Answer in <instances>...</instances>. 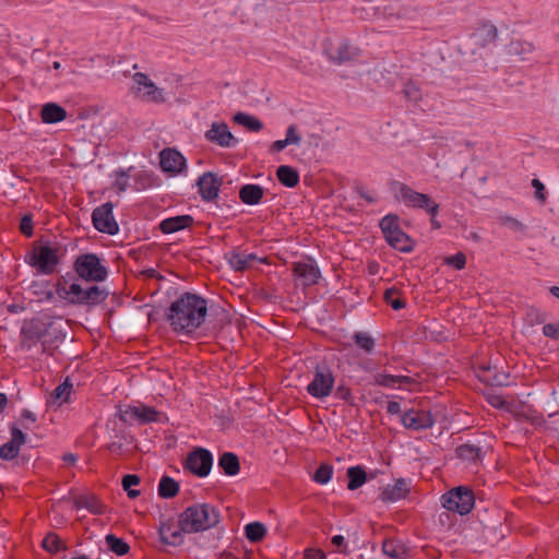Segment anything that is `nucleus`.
Masks as SVG:
<instances>
[{
  "label": "nucleus",
  "mask_w": 559,
  "mask_h": 559,
  "mask_svg": "<svg viewBox=\"0 0 559 559\" xmlns=\"http://www.w3.org/2000/svg\"><path fill=\"white\" fill-rule=\"evenodd\" d=\"M214 457L210 450L195 447L192 449L183 463V468L197 477L204 478L210 475Z\"/></svg>",
  "instance_id": "obj_9"
},
{
  "label": "nucleus",
  "mask_w": 559,
  "mask_h": 559,
  "mask_svg": "<svg viewBox=\"0 0 559 559\" xmlns=\"http://www.w3.org/2000/svg\"><path fill=\"white\" fill-rule=\"evenodd\" d=\"M136 406H126L124 408L120 406L115 415L117 418L114 419V423L118 421V427H123L127 431L128 425H131L135 420L138 421V417L133 414V412L136 413Z\"/></svg>",
  "instance_id": "obj_39"
},
{
  "label": "nucleus",
  "mask_w": 559,
  "mask_h": 559,
  "mask_svg": "<svg viewBox=\"0 0 559 559\" xmlns=\"http://www.w3.org/2000/svg\"><path fill=\"white\" fill-rule=\"evenodd\" d=\"M133 82L140 87L143 86L145 88L144 95L148 97L151 100H158L157 94L159 93V90L157 86L153 83L152 80L148 79V76L142 72H136L133 74Z\"/></svg>",
  "instance_id": "obj_34"
},
{
  "label": "nucleus",
  "mask_w": 559,
  "mask_h": 559,
  "mask_svg": "<svg viewBox=\"0 0 559 559\" xmlns=\"http://www.w3.org/2000/svg\"><path fill=\"white\" fill-rule=\"evenodd\" d=\"M40 117L45 123H57L66 119L67 111L56 103H47L41 108Z\"/></svg>",
  "instance_id": "obj_25"
},
{
  "label": "nucleus",
  "mask_w": 559,
  "mask_h": 559,
  "mask_svg": "<svg viewBox=\"0 0 559 559\" xmlns=\"http://www.w3.org/2000/svg\"><path fill=\"white\" fill-rule=\"evenodd\" d=\"M324 52L330 62L337 66L353 63L360 56V49L352 45L347 39H343L335 49L325 46Z\"/></svg>",
  "instance_id": "obj_11"
},
{
  "label": "nucleus",
  "mask_w": 559,
  "mask_h": 559,
  "mask_svg": "<svg viewBox=\"0 0 559 559\" xmlns=\"http://www.w3.org/2000/svg\"><path fill=\"white\" fill-rule=\"evenodd\" d=\"M114 204L107 201V235H116L119 231V225L112 213Z\"/></svg>",
  "instance_id": "obj_52"
},
{
  "label": "nucleus",
  "mask_w": 559,
  "mask_h": 559,
  "mask_svg": "<svg viewBox=\"0 0 559 559\" xmlns=\"http://www.w3.org/2000/svg\"><path fill=\"white\" fill-rule=\"evenodd\" d=\"M107 551L116 556H124L130 551V545L122 538L117 537L115 534H107Z\"/></svg>",
  "instance_id": "obj_37"
},
{
  "label": "nucleus",
  "mask_w": 559,
  "mask_h": 559,
  "mask_svg": "<svg viewBox=\"0 0 559 559\" xmlns=\"http://www.w3.org/2000/svg\"><path fill=\"white\" fill-rule=\"evenodd\" d=\"M266 526L261 522H251L245 526V536L250 543H259L266 535Z\"/></svg>",
  "instance_id": "obj_36"
},
{
  "label": "nucleus",
  "mask_w": 559,
  "mask_h": 559,
  "mask_svg": "<svg viewBox=\"0 0 559 559\" xmlns=\"http://www.w3.org/2000/svg\"><path fill=\"white\" fill-rule=\"evenodd\" d=\"M140 483L141 478L136 474H126L122 477L121 486L130 499H135L140 496V490L132 488L133 486H138Z\"/></svg>",
  "instance_id": "obj_45"
},
{
  "label": "nucleus",
  "mask_w": 559,
  "mask_h": 559,
  "mask_svg": "<svg viewBox=\"0 0 559 559\" xmlns=\"http://www.w3.org/2000/svg\"><path fill=\"white\" fill-rule=\"evenodd\" d=\"M179 492V484L170 476L164 475L157 487V493L163 499H171Z\"/></svg>",
  "instance_id": "obj_31"
},
{
  "label": "nucleus",
  "mask_w": 559,
  "mask_h": 559,
  "mask_svg": "<svg viewBox=\"0 0 559 559\" xmlns=\"http://www.w3.org/2000/svg\"><path fill=\"white\" fill-rule=\"evenodd\" d=\"M335 377L326 361L317 364L313 371V379L307 385L309 395L316 399L328 397L334 388Z\"/></svg>",
  "instance_id": "obj_8"
},
{
  "label": "nucleus",
  "mask_w": 559,
  "mask_h": 559,
  "mask_svg": "<svg viewBox=\"0 0 559 559\" xmlns=\"http://www.w3.org/2000/svg\"><path fill=\"white\" fill-rule=\"evenodd\" d=\"M278 181L287 188H295L300 180L299 173L292 166L282 165L276 169Z\"/></svg>",
  "instance_id": "obj_27"
},
{
  "label": "nucleus",
  "mask_w": 559,
  "mask_h": 559,
  "mask_svg": "<svg viewBox=\"0 0 559 559\" xmlns=\"http://www.w3.org/2000/svg\"><path fill=\"white\" fill-rule=\"evenodd\" d=\"M134 169L133 166L128 169L119 168L110 174V177L114 178L110 189L115 190L118 193H121L127 190L129 187V180L132 177L131 171Z\"/></svg>",
  "instance_id": "obj_30"
},
{
  "label": "nucleus",
  "mask_w": 559,
  "mask_h": 559,
  "mask_svg": "<svg viewBox=\"0 0 559 559\" xmlns=\"http://www.w3.org/2000/svg\"><path fill=\"white\" fill-rule=\"evenodd\" d=\"M396 214H386L381 218L379 227L385 241L395 250L409 253L415 249V240L411 238L400 226Z\"/></svg>",
  "instance_id": "obj_6"
},
{
  "label": "nucleus",
  "mask_w": 559,
  "mask_h": 559,
  "mask_svg": "<svg viewBox=\"0 0 559 559\" xmlns=\"http://www.w3.org/2000/svg\"><path fill=\"white\" fill-rule=\"evenodd\" d=\"M222 185L223 178L212 171L202 174L197 181L198 192L205 202H212L218 198Z\"/></svg>",
  "instance_id": "obj_15"
},
{
  "label": "nucleus",
  "mask_w": 559,
  "mask_h": 559,
  "mask_svg": "<svg viewBox=\"0 0 559 559\" xmlns=\"http://www.w3.org/2000/svg\"><path fill=\"white\" fill-rule=\"evenodd\" d=\"M401 292L396 287H390L385 289L383 299L394 310H401L405 308L406 301L400 296Z\"/></svg>",
  "instance_id": "obj_43"
},
{
  "label": "nucleus",
  "mask_w": 559,
  "mask_h": 559,
  "mask_svg": "<svg viewBox=\"0 0 559 559\" xmlns=\"http://www.w3.org/2000/svg\"><path fill=\"white\" fill-rule=\"evenodd\" d=\"M382 551L391 559H406L404 546L393 539L383 542Z\"/></svg>",
  "instance_id": "obj_42"
},
{
  "label": "nucleus",
  "mask_w": 559,
  "mask_h": 559,
  "mask_svg": "<svg viewBox=\"0 0 559 559\" xmlns=\"http://www.w3.org/2000/svg\"><path fill=\"white\" fill-rule=\"evenodd\" d=\"M138 407L136 413L133 412L135 417H138V421L140 424H151V423H160V416L162 413H159L155 407L147 406L144 404H141ZM165 417V415L163 414Z\"/></svg>",
  "instance_id": "obj_33"
},
{
  "label": "nucleus",
  "mask_w": 559,
  "mask_h": 559,
  "mask_svg": "<svg viewBox=\"0 0 559 559\" xmlns=\"http://www.w3.org/2000/svg\"><path fill=\"white\" fill-rule=\"evenodd\" d=\"M331 543L340 548V551L341 552H346V547H347V544H346V540L344 538L343 535H334L332 538H331Z\"/></svg>",
  "instance_id": "obj_64"
},
{
  "label": "nucleus",
  "mask_w": 559,
  "mask_h": 559,
  "mask_svg": "<svg viewBox=\"0 0 559 559\" xmlns=\"http://www.w3.org/2000/svg\"><path fill=\"white\" fill-rule=\"evenodd\" d=\"M293 273L301 282V285L305 288L318 284L321 277V271L316 261L311 258L294 262Z\"/></svg>",
  "instance_id": "obj_13"
},
{
  "label": "nucleus",
  "mask_w": 559,
  "mask_h": 559,
  "mask_svg": "<svg viewBox=\"0 0 559 559\" xmlns=\"http://www.w3.org/2000/svg\"><path fill=\"white\" fill-rule=\"evenodd\" d=\"M305 559H326V554L320 548H307L304 551Z\"/></svg>",
  "instance_id": "obj_63"
},
{
  "label": "nucleus",
  "mask_w": 559,
  "mask_h": 559,
  "mask_svg": "<svg viewBox=\"0 0 559 559\" xmlns=\"http://www.w3.org/2000/svg\"><path fill=\"white\" fill-rule=\"evenodd\" d=\"M374 383L385 388H394L396 384V376L388 373H377Z\"/></svg>",
  "instance_id": "obj_55"
},
{
  "label": "nucleus",
  "mask_w": 559,
  "mask_h": 559,
  "mask_svg": "<svg viewBox=\"0 0 559 559\" xmlns=\"http://www.w3.org/2000/svg\"><path fill=\"white\" fill-rule=\"evenodd\" d=\"M346 476L348 478L347 489L356 490L365 485L368 480V475L364 466L356 465L350 466L346 471Z\"/></svg>",
  "instance_id": "obj_26"
},
{
  "label": "nucleus",
  "mask_w": 559,
  "mask_h": 559,
  "mask_svg": "<svg viewBox=\"0 0 559 559\" xmlns=\"http://www.w3.org/2000/svg\"><path fill=\"white\" fill-rule=\"evenodd\" d=\"M229 265L237 272H242L251 266V263L255 260L263 262V259H259L255 253H245L239 251H231L226 254Z\"/></svg>",
  "instance_id": "obj_22"
},
{
  "label": "nucleus",
  "mask_w": 559,
  "mask_h": 559,
  "mask_svg": "<svg viewBox=\"0 0 559 559\" xmlns=\"http://www.w3.org/2000/svg\"><path fill=\"white\" fill-rule=\"evenodd\" d=\"M11 441L22 447L26 442V435L15 425H10Z\"/></svg>",
  "instance_id": "obj_56"
},
{
  "label": "nucleus",
  "mask_w": 559,
  "mask_h": 559,
  "mask_svg": "<svg viewBox=\"0 0 559 559\" xmlns=\"http://www.w3.org/2000/svg\"><path fill=\"white\" fill-rule=\"evenodd\" d=\"M532 187L535 189V198L542 203H545L547 194L544 183L539 179L534 178L532 180Z\"/></svg>",
  "instance_id": "obj_60"
},
{
  "label": "nucleus",
  "mask_w": 559,
  "mask_h": 559,
  "mask_svg": "<svg viewBox=\"0 0 559 559\" xmlns=\"http://www.w3.org/2000/svg\"><path fill=\"white\" fill-rule=\"evenodd\" d=\"M178 516L186 534L205 532L215 527L221 521L219 510L210 503L189 506Z\"/></svg>",
  "instance_id": "obj_3"
},
{
  "label": "nucleus",
  "mask_w": 559,
  "mask_h": 559,
  "mask_svg": "<svg viewBox=\"0 0 559 559\" xmlns=\"http://www.w3.org/2000/svg\"><path fill=\"white\" fill-rule=\"evenodd\" d=\"M204 138L207 142L225 148L235 147L238 143V140L230 132L227 123L223 121L213 122L211 128L205 131Z\"/></svg>",
  "instance_id": "obj_14"
},
{
  "label": "nucleus",
  "mask_w": 559,
  "mask_h": 559,
  "mask_svg": "<svg viewBox=\"0 0 559 559\" xmlns=\"http://www.w3.org/2000/svg\"><path fill=\"white\" fill-rule=\"evenodd\" d=\"M534 50L535 46L533 43L526 40H512L508 45V53L511 56H518L521 60H528Z\"/></svg>",
  "instance_id": "obj_28"
},
{
  "label": "nucleus",
  "mask_w": 559,
  "mask_h": 559,
  "mask_svg": "<svg viewBox=\"0 0 559 559\" xmlns=\"http://www.w3.org/2000/svg\"><path fill=\"white\" fill-rule=\"evenodd\" d=\"M114 436H109L111 439L107 442V451L112 455L122 456L130 451L129 445L132 444V438L122 427H118V421H115V426L111 428Z\"/></svg>",
  "instance_id": "obj_16"
},
{
  "label": "nucleus",
  "mask_w": 559,
  "mask_h": 559,
  "mask_svg": "<svg viewBox=\"0 0 559 559\" xmlns=\"http://www.w3.org/2000/svg\"><path fill=\"white\" fill-rule=\"evenodd\" d=\"M74 270L79 278L87 283L105 278V266L94 253L79 255L74 262Z\"/></svg>",
  "instance_id": "obj_10"
},
{
  "label": "nucleus",
  "mask_w": 559,
  "mask_h": 559,
  "mask_svg": "<svg viewBox=\"0 0 559 559\" xmlns=\"http://www.w3.org/2000/svg\"><path fill=\"white\" fill-rule=\"evenodd\" d=\"M217 465L226 476H236L240 471L239 457L234 452L222 453Z\"/></svg>",
  "instance_id": "obj_24"
},
{
  "label": "nucleus",
  "mask_w": 559,
  "mask_h": 559,
  "mask_svg": "<svg viewBox=\"0 0 559 559\" xmlns=\"http://www.w3.org/2000/svg\"><path fill=\"white\" fill-rule=\"evenodd\" d=\"M472 36L475 44L480 47H486L496 41L498 37V29L490 22H481Z\"/></svg>",
  "instance_id": "obj_21"
},
{
  "label": "nucleus",
  "mask_w": 559,
  "mask_h": 559,
  "mask_svg": "<svg viewBox=\"0 0 559 559\" xmlns=\"http://www.w3.org/2000/svg\"><path fill=\"white\" fill-rule=\"evenodd\" d=\"M80 278L69 283L62 276L56 283V293L59 298L72 305L95 306L104 299V290L92 283H80Z\"/></svg>",
  "instance_id": "obj_2"
},
{
  "label": "nucleus",
  "mask_w": 559,
  "mask_h": 559,
  "mask_svg": "<svg viewBox=\"0 0 559 559\" xmlns=\"http://www.w3.org/2000/svg\"><path fill=\"white\" fill-rule=\"evenodd\" d=\"M51 325V321H46V318H41L32 321L31 324L27 326H23L22 335L24 336L25 340L38 342L46 336Z\"/></svg>",
  "instance_id": "obj_20"
},
{
  "label": "nucleus",
  "mask_w": 559,
  "mask_h": 559,
  "mask_svg": "<svg viewBox=\"0 0 559 559\" xmlns=\"http://www.w3.org/2000/svg\"><path fill=\"white\" fill-rule=\"evenodd\" d=\"M74 506L76 509L86 508L88 511L93 513L103 512V503L95 496H81L75 499Z\"/></svg>",
  "instance_id": "obj_40"
},
{
  "label": "nucleus",
  "mask_w": 559,
  "mask_h": 559,
  "mask_svg": "<svg viewBox=\"0 0 559 559\" xmlns=\"http://www.w3.org/2000/svg\"><path fill=\"white\" fill-rule=\"evenodd\" d=\"M390 190L407 207L424 210L429 216H438L439 204L429 194L420 193L397 180L391 181Z\"/></svg>",
  "instance_id": "obj_5"
},
{
  "label": "nucleus",
  "mask_w": 559,
  "mask_h": 559,
  "mask_svg": "<svg viewBox=\"0 0 559 559\" xmlns=\"http://www.w3.org/2000/svg\"><path fill=\"white\" fill-rule=\"evenodd\" d=\"M159 155L164 171L178 174L187 167L185 156L175 148H164Z\"/></svg>",
  "instance_id": "obj_18"
},
{
  "label": "nucleus",
  "mask_w": 559,
  "mask_h": 559,
  "mask_svg": "<svg viewBox=\"0 0 559 559\" xmlns=\"http://www.w3.org/2000/svg\"><path fill=\"white\" fill-rule=\"evenodd\" d=\"M92 221L94 227L100 231L105 233V204L97 206L92 214Z\"/></svg>",
  "instance_id": "obj_51"
},
{
  "label": "nucleus",
  "mask_w": 559,
  "mask_h": 559,
  "mask_svg": "<svg viewBox=\"0 0 559 559\" xmlns=\"http://www.w3.org/2000/svg\"><path fill=\"white\" fill-rule=\"evenodd\" d=\"M456 456L462 461L477 463L481 460V448L471 443H464L455 449Z\"/></svg>",
  "instance_id": "obj_29"
},
{
  "label": "nucleus",
  "mask_w": 559,
  "mask_h": 559,
  "mask_svg": "<svg viewBox=\"0 0 559 559\" xmlns=\"http://www.w3.org/2000/svg\"><path fill=\"white\" fill-rule=\"evenodd\" d=\"M32 293L38 298V301L55 300L56 289L53 290L48 281H35L31 285Z\"/></svg>",
  "instance_id": "obj_32"
},
{
  "label": "nucleus",
  "mask_w": 559,
  "mask_h": 559,
  "mask_svg": "<svg viewBox=\"0 0 559 559\" xmlns=\"http://www.w3.org/2000/svg\"><path fill=\"white\" fill-rule=\"evenodd\" d=\"M43 548L50 554H57L60 550L66 549V546L63 545L62 540L58 535L55 533H49L47 536L43 539Z\"/></svg>",
  "instance_id": "obj_47"
},
{
  "label": "nucleus",
  "mask_w": 559,
  "mask_h": 559,
  "mask_svg": "<svg viewBox=\"0 0 559 559\" xmlns=\"http://www.w3.org/2000/svg\"><path fill=\"white\" fill-rule=\"evenodd\" d=\"M194 218L189 214L171 216L163 219L158 228L163 234H174L193 225Z\"/></svg>",
  "instance_id": "obj_19"
},
{
  "label": "nucleus",
  "mask_w": 559,
  "mask_h": 559,
  "mask_svg": "<svg viewBox=\"0 0 559 559\" xmlns=\"http://www.w3.org/2000/svg\"><path fill=\"white\" fill-rule=\"evenodd\" d=\"M233 120L235 123L245 127L251 132H259L263 129V123L261 120L242 111L235 114Z\"/></svg>",
  "instance_id": "obj_35"
},
{
  "label": "nucleus",
  "mask_w": 559,
  "mask_h": 559,
  "mask_svg": "<svg viewBox=\"0 0 559 559\" xmlns=\"http://www.w3.org/2000/svg\"><path fill=\"white\" fill-rule=\"evenodd\" d=\"M20 230L26 237L33 236V219L29 215H24L20 223Z\"/></svg>",
  "instance_id": "obj_62"
},
{
  "label": "nucleus",
  "mask_w": 559,
  "mask_h": 559,
  "mask_svg": "<svg viewBox=\"0 0 559 559\" xmlns=\"http://www.w3.org/2000/svg\"><path fill=\"white\" fill-rule=\"evenodd\" d=\"M286 143L288 145H299L301 142V136L297 133V127L296 124H290L286 130Z\"/></svg>",
  "instance_id": "obj_59"
},
{
  "label": "nucleus",
  "mask_w": 559,
  "mask_h": 559,
  "mask_svg": "<svg viewBox=\"0 0 559 559\" xmlns=\"http://www.w3.org/2000/svg\"><path fill=\"white\" fill-rule=\"evenodd\" d=\"M445 263L455 270H463L466 265V255L463 252H457L448 257Z\"/></svg>",
  "instance_id": "obj_54"
},
{
  "label": "nucleus",
  "mask_w": 559,
  "mask_h": 559,
  "mask_svg": "<svg viewBox=\"0 0 559 559\" xmlns=\"http://www.w3.org/2000/svg\"><path fill=\"white\" fill-rule=\"evenodd\" d=\"M484 534H492V543H498L499 540L504 538V533L502 532V525L499 524L498 526H485L484 527ZM486 538L489 539V536L486 535Z\"/></svg>",
  "instance_id": "obj_58"
},
{
  "label": "nucleus",
  "mask_w": 559,
  "mask_h": 559,
  "mask_svg": "<svg viewBox=\"0 0 559 559\" xmlns=\"http://www.w3.org/2000/svg\"><path fill=\"white\" fill-rule=\"evenodd\" d=\"M264 195V189L260 185L247 183L239 189V199L243 204L257 205Z\"/></svg>",
  "instance_id": "obj_23"
},
{
  "label": "nucleus",
  "mask_w": 559,
  "mask_h": 559,
  "mask_svg": "<svg viewBox=\"0 0 559 559\" xmlns=\"http://www.w3.org/2000/svg\"><path fill=\"white\" fill-rule=\"evenodd\" d=\"M354 343L367 354H371L376 347V340L367 332L358 331L352 336Z\"/></svg>",
  "instance_id": "obj_41"
},
{
  "label": "nucleus",
  "mask_w": 559,
  "mask_h": 559,
  "mask_svg": "<svg viewBox=\"0 0 559 559\" xmlns=\"http://www.w3.org/2000/svg\"><path fill=\"white\" fill-rule=\"evenodd\" d=\"M543 334L552 340H559V321L557 323H547L543 326Z\"/></svg>",
  "instance_id": "obj_61"
},
{
  "label": "nucleus",
  "mask_w": 559,
  "mask_h": 559,
  "mask_svg": "<svg viewBox=\"0 0 559 559\" xmlns=\"http://www.w3.org/2000/svg\"><path fill=\"white\" fill-rule=\"evenodd\" d=\"M334 396L336 399L345 401V402H347L349 404L354 403L353 402L354 399H353L352 390L348 386L344 385V384H340L336 388V390L334 392Z\"/></svg>",
  "instance_id": "obj_57"
},
{
  "label": "nucleus",
  "mask_w": 559,
  "mask_h": 559,
  "mask_svg": "<svg viewBox=\"0 0 559 559\" xmlns=\"http://www.w3.org/2000/svg\"><path fill=\"white\" fill-rule=\"evenodd\" d=\"M411 492V479L399 478L395 480L394 485H388L381 488V492L379 495V499L384 502H396L401 499L406 498V496Z\"/></svg>",
  "instance_id": "obj_17"
},
{
  "label": "nucleus",
  "mask_w": 559,
  "mask_h": 559,
  "mask_svg": "<svg viewBox=\"0 0 559 559\" xmlns=\"http://www.w3.org/2000/svg\"><path fill=\"white\" fill-rule=\"evenodd\" d=\"M441 503L448 511L466 515L474 508L475 495L468 487L459 486L442 495Z\"/></svg>",
  "instance_id": "obj_7"
},
{
  "label": "nucleus",
  "mask_w": 559,
  "mask_h": 559,
  "mask_svg": "<svg viewBox=\"0 0 559 559\" xmlns=\"http://www.w3.org/2000/svg\"><path fill=\"white\" fill-rule=\"evenodd\" d=\"M334 467L329 463H322L312 475V480L320 485L328 484L333 476Z\"/></svg>",
  "instance_id": "obj_46"
},
{
  "label": "nucleus",
  "mask_w": 559,
  "mask_h": 559,
  "mask_svg": "<svg viewBox=\"0 0 559 559\" xmlns=\"http://www.w3.org/2000/svg\"><path fill=\"white\" fill-rule=\"evenodd\" d=\"M176 527V523L174 519H167L165 521H160L158 527V535L160 542L164 544V538H168L173 530Z\"/></svg>",
  "instance_id": "obj_53"
},
{
  "label": "nucleus",
  "mask_w": 559,
  "mask_h": 559,
  "mask_svg": "<svg viewBox=\"0 0 559 559\" xmlns=\"http://www.w3.org/2000/svg\"><path fill=\"white\" fill-rule=\"evenodd\" d=\"M60 245L49 239H39L33 243L24 261L33 267L37 274L51 275L60 263Z\"/></svg>",
  "instance_id": "obj_4"
},
{
  "label": "nucleus",
  "mask_w": 559,
  "mask_h": 559,
  "mask_svg": "<svg viewBox=\"0 0 559 559\" xmlns=\"http://www.w3.org/2000/svg\"><path fill=\"white\" fill-rule=\"evenodd\" d=\"M479 380L492 386H508L510 384V373L495 369L492 377L479 376Z\"/></svg>",
  "instance_id": "obj_44"
},
{
  "label": "nucleus",
  "mask_w": 559,
  "mask_h": 559,
  "mask_svg": "<svg viewBox=\"0 0 559 559\" xmlns=\"http://www.w3.org/2000/svg\"><path fill=\"white\" fill-rule=\"evenodd\" d=\"M178 526L173 530L168 538H164V545H169L174 547L181 546L185 542L183 534L185 531L182 530L181 524L179 521L177 522Z\"/></svg>",
  "instance_id": "obj_50"
},
{
  "label": "nucleus",
  "mask_w": 559,
  "mask_h": 559,
  "mask_svg": "<svg viewBox=\"0 0 559 559\" xmlns=\"http://www.w3.org/2000/svg\"><path fill=\"white\" fill-rule=\"evenodd\" d=\"M207 310V299L185 292L167 308L166 319L174 332L190 335L205 322Z\"/></svg>",
  "instance_id": "obj_1"
},
{
  "label": "nucleus",
  "mask_w": 559,
  "mask_h": 559,
  "mask_svg": "<svg viewBox=\"0 0 559 559\" xmlns=\"http://www.w3.org/2000/svg\"><path fill=\"white\" fill-rule=\"evenodd\" d=\"M20 449L21 447L10 440L0 447V459L12 461L19 455Z\"/></svg>",
  "instance_id": "obj_49"
},
{
  "label": "nucleus",
  "mask_w": 559,
  "mask_h": 559,
  "mask_svg": "<svg viewBox=\"0 0 559 559\" xmlns=\"http://www.w3.org/2000/svg\"><path fill=\"white\" fill-rule=\"evenodd\" d=\"M436 423L429 411L411 408L401 414V424L415 431L432 428Z\"/></svg>",
  "instance_id": "obj_12"
},
{
  "label": "nucleus",
  "mask_w": 559,
  "mask_h": 559,
  "mask_svg": "<svg viewBox=\"0 0 559 559\" xmlns=\"http://www.w3.org/2000/svg\"><path fill=\"white\" fill-rule=\"evenodd\" d=\"M134 179V187L136 190H145L154 185V175L146 170H140L132 176Z\"/></svg>",
  "instance_id": "obj_48"
},
{
  "label": "nucleus",
  "mask_w": 559,
  "mask_h": 559,
  "mask_svg": "<svg viewBox=\"0 0 559 559\" xmlns=\"http://www.w3.org/2000/svg\"><path fill=\"white\" fill-rule=\"evenodd\" d=\"M72 389V383L69 378H67L62 383H60L50 394L48 400V404L63 403L69 400L70 393Z\"/></svg>",
  "instance_id": "obj_38"
}]
</instances>
